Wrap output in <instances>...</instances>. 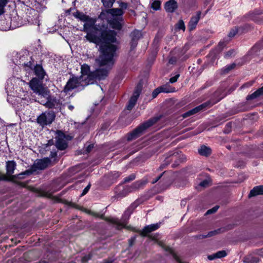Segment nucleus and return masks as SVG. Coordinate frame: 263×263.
<instances>
[{
  "label": "nucleus",
  "mask_w": 263,
  "mask_h": 263,
  "mask_svg": "<svg viewBox=\"0 0 263 263\" xmlns=\"http://www.w3.org/2000/svg\"><path fill=\"white\" fill-rule=\"evenodd\" d=\"M81 73L82 76L86 77L84 79L85 85L89 84H93L97 80L100 81L105 79L108 73V70L104 68H98L96 70L90 71V66L87 64H84L81 67Z\"/></svg>",
  "instance_id": "7ed1b4c3"
},
{
  "label": "nucleus",
  "mask_w": 263,
  "mask_h": 263,
  "mask_svg": "<svg viewBox=\"0 0 263 263\" xmlns=\"http://www.w3.org/2000/svg\"><path fill=\"white\" fill-rule=\"evenodd\" d=\"M160 92L161 90L160 89L159 87L155 89L152 93L153 98H155L158 96V95Z\"/></svg>",
  "instance_id": "de8ad7c7"
},
{
  "label": "nucleus",
  "mask_w": 263,
  "mask_h": 263,
  "mask_svg": "<svg viewBox=\"0 0 263 263\" xmlns=\"http://www.w3.org/2000/svg\"><path fill=\"white\" fill-rule=\"evenodd\" d=\"M113 260H111L110 259H105L102 263H112Z\"/></svg>",
  "instance_id": "69168bd1"
},
{
  "label": "nucleus",
  "mask_w": 263,
  "mask_h": 263,
  "mask_svg": "<svg viewBox=\"0 0 263 263\" xmlns=\"http://www.w3.org/2000/svg\"><path fill=\"white\" fill-rule=\"evenodd\" d=\"M57 156V153L56 152H51L50 155V157L51 158H54Z\"/></svg>",
  "instance_id": "338daca9"
},
{
  "label": "nucleus",
  "mask_w": 263,
  "mask_h": 263,
  "mask_svg": "<svg viewBox=\"0 0 263 263\" xmlns=\"http://www.w3.org/2000/svg\"><path fill=\"white\" fill-rule=\"evenodd\" d=\"M259 195H263V185H259L254 187L251 190L248 197L251 198L252 197L256 196Z\"/></svg>",
  "instance_id": "412c9836"
},
{
  "label": "nucleus",
  "mask_w": 263,
  "mask_h": 263,
  "mask_svg": "<svg viewBox=\"0 0 263 263\" xmlns=\"http://www.w3.org/2000/svg\"><path fill=\"white\" fill-rule=\"evenodd\" d=\"M83 26V31L86 32L85 38L89 42L101 45L100 47V55L96 59V63L99 66L114 64L113 58L116 54L117 46L112 44H102L103 37L101 35V32L98 30L96 27L97 19L87 16Z\"/></svg>",
  "instance_id": "f257e3e1"
},
{
  "label": "nucleus",
  "mask_w": 263,
  "mask_h": 263,
  "mask_svg": "<svg viewBox=\"0 0 263 263\" xmlns=\"http://www.w3.org/2000/svg\"><path fill=\"white\" fill-rule=\"evenodd\" d=\"M57 136L55 137L56 147L61 151L65 149L67 147V143L65 140V135L61 131L57 132Z\"/></svg>",
  "instance_id": "1a4fd4ad"
},
{
  "label": "nucleus",
  "mask_w": 263,
  "mask_h": 263,
  "mask_svg": "<svg viewBox=\"0 0 263 263\" xmlns=\"http://www.w3.org/2000/svg\"><path fill=\"white\" fill-rule=\"evenodd\" d=\"M71 76L72 77L69 79L63 90V91L66 93L80 86L84 88L85 86L81 84V80L82 81H84L85 76H82V73L80 77H76L73 74H71Z\"/></svg>",
  "instance_id": "39448f33"
},
{
  "label": "nucleus",
  "mask_w": 263,
  "mask_h": 263,
  "mask_svg": "<svg viewBox=\"0 0 263 263\" xmlns=\"http://www.w3.org/2000/svg\"><path fill=\"white\" fill-rule=\"evenodd\" d=\"M55 117L53 111H49L43 112L37 118V123L42 126L50 124Z\"/></svg>",
  "instance_id": "6e6552de"
},
{
  "label": "nucleus",
  "mask_w": 263,
  "mask_h": 263,
  "mask_svg": "<svg viewBox=\"0 0 263 263\" xmlns=\"http://www.w3.org/2000/svg\"><path fill=\"white\" fill-rule=\"evenodd\" d=\"M201 12V11L197 12L196 15L193 16L188 24V27L190 31H192L194 30L196 26L200 19Z\"/></svg>",
  "instance_id": "2eb2a0df"
},
{
  "label": "nucleus",
  "mask_w": 263,
  "mask_h": 263,
  "mask_svg": "<svg viewBox=\"0 0 263 263\" xmlns=\"http://www.w3.org/2000/svg\"><path fill=\"white\" fill-rule=\"evenodd\" d=\"M197 113V111L195 108V107L186 112H185L184 114H183L182 115V117L185 118H186V117H190L192 115H193Z\"/></svg>",
  "instance_id": "e433bc0d"
},
{
  "label": "nucleus",
  "mask_w": 263,
  "mask_h": 263,
  "mask_svg": "<svg viewBox=\"0 0 263 263\" xmlns=\"http://www.w3.org/2000/svg\"><path fill=\"white\" fill-rule=\"evenodd\" d=\"M29 85L34 93L44 97H46L50 93L49 89L47 88L44 87L42 83L37 78H33L29 82Z\"/></svg>",
  "instance_id": "423d86ee"
},
{
  "label": "nucleus",
  "mask_w": 263,
  "mask_h": 263,
  "mask_svg": "<svg viewBox=\"0 0 263 263\" xmlns=\"http://www.w3.org/2000/svg\"><path fill=\"white\" fill-rule=\"evenodd\" d=\"M136 178V176L135 174H132L128 176V177L124 178V180L123 182L122 183V184L126 183L127 182H130L133 180H134Z\"/></svg>",
  "instance_id": "58836bf2"
},
{
  "label": "nucleus",
  "mask_w": 263,
  "mask_h": 263,
  "mask_svg": "<svg viewBox=\"0 0 263 263\" xmlns=\"http://www.w3.org/2000/svg\"><path fill=\"white\" fill-rule=\"evenodd\" d=\"M160 119V117H155L141 124L132 132L127 134V140L130 141L140 137L147 129L154 125Z\"/></svg>",
  "instance_id": "20e7f679"
},
{
  "label": "nucleus",
  "mask_w": 263,
  "mask_h": 263,
  "mask_svg": "<svg viewBox=\"0 0 263 263\" xmlns=\"http://www.w3.org/2000/svg\"><path fill=\"white\" fill-rule=\"evenodd\" d=\"M226 128H227V129H225L224 132L225 133H230V129L231 128V123H228L226 124Z\"/></svg>",
  "instance_id": "6e6d98bb"
},
{
  "label": "nucleus",
  "mask_w": 263,
  "mask_h": 263,
  "mask_svg": "<svg viewBox=\"0 0 263 263\" xmlns=\"http://www.w3.org/2000/svg\"><path fill=\"white\" fill-rule=\"evenodd\" d=\"M93 148V144H91L88 145L87 147L86 148L85 150L83 151L82 153H88L91 151L92 148Z\"/></svg>",
  "instance_id": "49530a36"
},
{
  "label": "nucleus",
  "mask_w": 263,
  "mask_h": 263,
  "mask_svg": "<svg viewBox=\"0 0 263 263\" xmlns=\"http://www.w3.org/2000/svg\"><path fill=\"white\" fill-rule=\"evenodd\" d=\"M259 261V259L256 257L253 256L251 254L246 256L243 259L244 263H257Z\"/></svg>",
  "instance_id": "cd10ccee"
},
{
  "label": "nucleus",
  "mask_w": 263,
  "mask_h": 263,
  "mask_svg": "<svg viewBox=\"0 0 263 263\" xmlns=\"http://www.w3.org/2000/svg\"><path fill=\"white\" fill-rule=\"evenodd\" d=\"M238 28L236 27L235 29H233L230 31L228 35L229 37H232L234 36L238 33Z\"/></svg>",
  "instance_id": "37998d69"
},
{
  "label": "nucleus",
  "mask_w": 263,
  "mask_h": 263,
  "mask_svg": "<svg viewBox=\"0 0 263 263\" xmlns=\"http://www.w3.org/2000/svg\"><path fill=\"white\" fill-rule=\"evenodd\" d=\"M217 102L212 101L211 100L206 101V102L203 103V104L197 106L195 107L197 112H199L201 110H204L206 108L210 107L214 104H215Z\"/></svg>",
  "instance_id": "393cba45"
},
{
  "label": "nucleus",
  "mask_w": 263,
  "mask_h": 263,
  "mask_svg": "<svg viewBox=\"0 0 263 263\" xmlns=\"http://www.w3.org/2000/svg\"><path fill=\"white\" fill-rule=\"evenodd\" d=\"M136 236L132 237L128 240L129 247L133 246L136 241Z\"/></svg>",
  "instance_id": "864d4df0"
},
{
  "label": "nucleus",
  "mask_w": 263,
  "mask_h": 263,
  "mask_svg": "<svg viewBox=\"0 0 263 263\" xmlns=\"http://www.w3.org/2000/svg\"><path fill=\"white\" fill-rule=\"evenodd\" d=\"M255 254L263 257V248L256 250Z\"/></svg>",
  "instance_id": "13d9d810"
},
{
  "label": "nucleus",
  "mask_w": 263,
  "mask_h": 263,
  "mask_svg": "<svg viewBox=\"0 0 263 263\" xmlns=\"http://www.w3.org/2000/svg\"><path fill=\"white\" fill-rule=\"evenodd\" d=\"M198 153L201 156L208 157L211 155L212 150L210 147L205 145H202L201 147L198 149Z\"/></svg>",
  "instance_id": "a878e982"
},
{
  "label": "nucleus",
  "mask_w": 263,
  "mask_h": 263,
  "mask_svg": "<svg viewBox=\"0 0 263 263\" xmlns=\"http://www.w3.org/2000/svg\"><path fill=\"white\" fill-rule=\"evenodd\" d=\"M72 9V8H70V9H68V10H66L65 13H66L67 15H69V14H70V12H71V11Z\"/></svg>",
  "instance_id": "774afa93"
},
{
  "label": "nucleus",
  "mask_w": 263,
  "mask_h": 263,
  "mask_svg": "<svg viewBox=\"0 0 263 263\" xmlns=\"http://www.w3.org/2000/svg\"><path fill=\"white\" fill-rule=\"evenodd\" d=\"M15 166L16 164L14 161H9L7 162V174L8 176L10 177L11 179L16 178V176L15 175H12L14 173Z\"/></svg>",
  "instance_id": "f3484780"
},
{
  "label": "nucleus",
  "mask_w": 263,
  "mask_h": 263,
  "mask_svg": "<svg viewBox=\"0 0 263 263\" xmlns=\"http://www.w3.org/2000/svg\"><path fill=\"white\" fill-rule=\"evenodd\" d=\"M160 89L161 90V92H170L173 91L172 90V88L170 86V85H163L159 87Z\"/></svg>",
  "instance_id": "c9c22d12"
},
{
  "label": "nucleus",
  "mask_w": 263,
  "mask_h": 263,
  "mask_svg": "<svg viewBox=\"0 0 263 263\" xmlns=\"http://www.w3.org/2000/svg\"><path fill=\"white\" fill-rule=\"evenodd\" d=\"M100 22L96 27L98 30L101 32V35L103 37V43L109 44L116 43L117 41V32L108 29V25L112 29L120 30L124 24L123 16L118 17H108L105 19H98Z\"/></svg>",
  "instance_id": "f03ea898"
},
{
  "label": "nucleus",
  "mask_w": 263,
  "mask_h": 263,
  "mask_svg": "<svg viewBox=\"0 0 263 263\" xmlns=\"http://www.w3.org/2000/svg\"><path fill=\"white\" fill-rule=\"evenodd\" d=\"M178 8V5L175 0H170L165 4L164 8L166 12H174Z\"/></svg>",
  "instance_id": "a211bd4d"
},
{
  "label": "nucleus",
  "mask_w": 263,
  "mask_h": 263,
  "mask_svg": "<svg viewBox=\"0 0 263 263\" xmlns=\"http://www.w3.org/2000/svg\"><path fill=\"white\" fill-rule=\"evenodd\" d=\"M208 181L206 180H204L199 183V185L202 187H206L208 185Z\"/></svg>",
  "instance_id": "bf43d9fd"
},
{
  "label": "nucleus",
  "mask_w": 263,
  "mask_h": 263,
  "mask_svg": "<svg viewBox=\"0 0 263 263\" xmlns=\"http://www.w3.org/2000/svg\"><path fill=\"white\" fill-rule=\"evenodd\" d=\"M159 227V226L158 223L146 226L142 229V231H139L140 235L141 236H148L152 238V236H149L148 234L157 230Z\"/></svg>",
  "instance_id": "ddd939ff"
},
{
  "label": "nucleus",
  "mask_w": 263,
  "mask_h": 263,
  "mask_svg": "<svg viewBox=\"0 0 263 263\" xmlns=\"http://www.w3.org/2000/svg\"><path fill=\"white\" fill-rule=\"evenodd\" d=\"M91 258V254H88L87 255H86L82 257V262L83 263L86 262L88 260L90 259Z\"/></svg>",
  "instance_id": "09e8293b"
},
{
  "label": "nucleus",
  "mask_w": 263,
  "mask_h": 263,
  "mask_svg": "<svg viewBox=\"0 0 263 263\" xmlns=\"http://www.w3.org/2000/svg\"><path fill=\"white\" fill-rule=\"evenodd\" d=\"M131 37V48H134L138 44V40L142 37V33L138 30H135L130 34Z\"/></svg>",
  "instance_id": "dca6fc26"
},
{
  "label": "nucleus",
  "mask_w": 263,
  "mask_h": 263,
  "mask_svg": "<svg viewBox=\"0 0 263 263\" xmlns=\"http://www.w3.org/2000/svg\"><path fill=\"white\" fill-rule=\"evenodd\" d=\"M90 186H91V184L89 183L87 185V186L83 190V192H82V193L81 194V196H84V195H85V194H86L87 193V192H88L90 188Z\"/></svg>",
  "instance_id": "3c124183"
},
{
  "label": "nucleus",
  "mask_w": 263,
  "mask_h": 263,
  "mask_svg": "<svg viewBox=\"0 0 263 263\" xmlns=\"http://www.w3.org/2000/svg\"><path fill=\"white\" fill-rule=\"evenodd\" d=\"M165 172H164L163 173L161 174L159 176H158L156 179H153L152 183L153 184L156 183L158 180H159L160 179V178L162 177V176L165 173Z\"/></svg>",
  "instance_id": "4d7b16f0"
},
{
  "label": "nucleus",
  "mask_w": 263,
  "mask_h": 263,
  "mask_svg": "<svg viewBox=\"0 0 263 263\" xmlns=\"http://www.w3.org/2000/svg\"><path fill=\"white\" fill-rule=\"evenodd\" d=\"M139 203H138V201H135L133 203H132L130 206L127 209L126 211L124 212V215H127L129 217L130 214L133 213L135 209L138 205Z\"/></svg>",
  "instance_id": "7c9ffc66"
},
{
  "label": "nucleus",
  "mask_w": 263,
  "mask_h": 263,
  "mask_svg": "<svg viewBox=\"0 0 263 263\" xmlns=\"http://www.w3.org/2000/svg\"><path fill=\"white\" fill-rule=\"evenodd\" d=\"M138 99L135 98V97H131L128 101V104L126 107V108L128 110H131L136 105Z\"/></svg>",
  "instance_id": "2f4dec72"
},
{
  "label": "nucleus",
  "mask_w": 263,
  "mask_h": 263,
  "mask_svg": "<svg viewBox=\"0 0 263 263\" xmlns=\"http://www.w3.org/2000/svg\"><path fill=\"white\" fill-rule=\"evenodd\" d=\"M116 0H101L103 6L106 8H110L112 7Z\"/></svg>",
  "instance_id": "72a5a7b5"
},
{
  "label": "nucleus",
  "mask_w": 263,
  "mask_h": 263,
  "mask_svg": "<svg viewBox=\"0 0 263 263\" xmlns=\"http://www.w3.org/2000/svg\"><path fill=\"white\" fill-rule=\"evenodd\" d=\"M51 163V161L49 158H45L39 160L34 164L33 166L37 170H43L48 167Z\"/></svg>",
  "instance_id": "4468645a"
},
{
  "label": "nucleus",
  "mask_w": 263,
  "mask_h": 263,
  "mask_svg": "<svg viewBox=\"0 0 263 263\" xmlns=\"http://www.w3.org/2000/svg\"><path fill=\"white\" fill-rule=\"evenodd\" d=\"M252 19L256 23H261L262 21V18L257 16H252Z\"/></svg>",
  "instance_id": "5fc2aeb1"
},
{
  "label": "nucleus",
  "mask_w": 263,
  "mask_h": 263,
  "mask_svg": "<svg viewBox=\"0 0 263 263\" xmlns=\"http://www.w3.org/2000/svg\"><path fill=\"white\" fill-rule=\"evenodd\" d=\"M173 154L177 155V158L175 159L174 160L175 161L174 163L172 164V167H175L177 166L180 163L183 162L185 161L186 157L183 155H178V154L174 153Z\"/></svg>",
  "instance_id": "c85d7f7f"
},
{
  "label": "nucleus",
  "mask_w": 263,
  "mask_h": 263,
  "mask_svg": "<svg viewBox=\"0 0 263 263\" xmlns=\"http://www.w3.org/2000/svg\"><path fill=\"white\" fill-rule=\"evenodd\" d=\"M32 171L30 170H27L25 171L23 173H20L18 175V176L23 175H30L32 173Z\"/></svg>",
  "instance_id": "052dcab7"
},
{
  "label": "nucleus",
  "mask_w": 263,
  "mask_h": 263,
  "mask_svg": "<svg viewBox=\"0 0 263 263\" xmlns=\"http://www.w3.org/2000/svg\"><path fill=\"white\" fill-rule=\"evenodd\" d=\"M33 192L36 193L38 196L40 197H45L47 198H51L52 196V194L57 191V190H54L52 192L50 191H46L43 190H39L34 189H33Z\"/></svg>",
  "instance_id": "aec40b11"
},
{
  "label": "nucleus",
  "mask_w": 263,
  "mask_h": 263,
  "mask_svg": "<svg viewBox=\"0 0 263 263\" xmlns=\"http://www.w3.org/2000/svg\"><path fill=\"white\" fill-rule=\"evenodd\" d=\"M236 66L235 63H233L230 65L227 66L226 68L223 70L224 73H228L230 70L234 69Z\"/></svg>",
  "instance_id": "79ce46f5"
},
{
  "label": "nucleus",
  "mask_w": 263,
  "mask_h": 263,
  "mask_svg": "<svg viewBox=\"0 0 263 263\" xmlns=\"http://www.w3.org/2000/svg\"><path fill=\"white\" fill-rule=\"evenodd\" d=\"M33 70L35 74L38 77V79L42 80L44 78L46 73L41 65L36 64L34 66Z\"/></svg>",
  "instance_id": "6ab92c4d"
},
{
  "label": "nucleus",
  "mask_w": 263,
  "mask_h": 263,
  "mask_svg": "<svg viewBox=\"0 0 263 263\" xmlns=\"http://www.w3.org/2000/svg\"><path fill=\"white\" fill-rule=\"evenodd\" d=\"M194 238L196 239H202L207 237L206 234H198L194 236Z\"/></svg>",
  "instance_id": "8fccbe9b"
},
{
  "label": "nucleus",
  "mask_w": 263,
  "mask_h": 263,
  "mask_svg": "<svg viewBox=\"0 0 263 263\" xmlns=\"http://www.w3.org/2000/svg\"><path fill=\"white\" fill-rule=\"evenodd\" d=\"M32 63L31 61L28 62L26 64H25V65L27 67H28L29 68L32 69Z\"/></svg>",
  "instance_id": "0e129e2a"
},
{
  "label": "nucleus",
  "mask_w": 263,
  "mask_h": 263,
  "mask_svg": "<svg viewBox=\"0 0 263 263\" xmlns=\"http://www.w3.org/2000/svg\"><path fill=\"white\" fill-rule=\"evenodd\" d=\"M127 195V194L125 192V189H123L121 192L116 194V195L114 197V198H115L117 199L125 197Z\"/></svg>",
  "instance_id": "ea45409f"
},
{
  "label": "nucleus",
  "mask_w": 263,
  "mask_h": 263,
  "mask_svg": "<svg viewBox=\"0 0 263 263\" xmlns=\"http://www.w3.org/2000/svg\"><path fill=\"white\" fill-rule=\"evenodd\" d=\"M143 88V84L141 81H140L135 87L132 97L138 99L142 91Z\"/></svg>",
  "instance_id": "c756f323"
},
{
  "label": "nucleus",
  "mask_w": 263,
  "mask_h": 263,
  "mask_svg": "<svg viewBox=\"0 0 263 263\" xmlns=\"http://www.w3.org/2000/svg\"><path fill=\"white\" fill-rule=\"evenodd\" d=\"M146 183V181H142V180L138 181L135 182L130 185L126 186L124 189H125V192H126V193L128 195L129 193H130L134 191L138 190L141 186L145 185Z\"/></svg>",
  "instance_id": "9b49d317"
},
{
  "label": "nucleus",
  "mask_w": 263,
  "mask_h": 263,
  "mask_svg": "<svg viewBox=\"0 0 263 263\" xmlns=\"http://www.w3.org/2000/svg\"><path fill=\"white\" fill-rule=\"evenodd\" d=\"M46 97H47V101L45 102L42 101L41 104L48 108H56L59 104V101L55 97L50 96L49 94Z\"/></svg>",
  "instance_id": "9d476101"
},
{
  "label": "nucleus",
  "mask_w": 263,
  "mask_h": 263,
  "mask_svg": "<svg viewBox=\"0 0 263 263\" xmlns=\"http://www.w3.org/2000/svg\"><path fill=\"white\" fill-rule=\"evenodd\" d=\"M91 214L94 216L100 217L101 219H104L106 221L115 224L116 225V229L118 230L122 229L123 227V224L119 221L118 218L104 217L103 215L99 216L98 214L93 212H91Z\"/></svg>",
  "instance_id": "f8f14e48"
},
{
  "label": "nucleus",
  "mask_w": 263,
  "mask_h": 263,
  "mask_svg": "<svg viewBox=\"0 0 263 263\" xmlns=\"http://www.w3.org/2000/svg\"><path fill=\"white\" fill-rule=\"evenodd\" d=\"M179 74H177L176 76H175L174 77L170 78V82L171 83H174L176 82L177 81V79L179 78Z\"/></svg>",
  "instance_id": "603ef678"
},
{
  "label": "nucleus",
  "mask_w": 263,
  "mask_h": 263,
  "mask_svg": "<svg viewBox=\"0 0 263 263\" xmlns=\"http://www.w3.org/2000/svg\"><path fill=\"white\" fill-rule=\"evenodd\" d=\"M176 28L179 30L182 29L183 31L185 30V27L183 20H180L178 21L176 24Z\"/></svg>",
  "instance_id": "a19ab883"
},
{
  "label": "nucleus",
  "mask_w": 263,
  "mask_h": 263,
  "mask_svg": "<svg viewBox=\"0 0 263 263\" xmlns=\"http://www.w3.org/2000/svg\"><path fill=\"white\" fill-rule=\"evenodd\" d=\"M230 229L231 228H228V227L227 228L222 227V228H219L217 230H215L214 231H210L206 234L207 237L208 238L211 237L213 236L216 235L217 234L224 233V232H226L227 231L230 230Z\"/></svg>",
  "instance_id": "4be33fe9"
},
{
  "label": "nucleus",
  "mask_w": 263,
  "mask_h": 263,
  "mask_svg": "<svg viewBox=\"0 0 263 263\" xmlns=\"http://www.w3.org/2000/svg\"><path fill=\"white\" fill-rule=\"evenodd\" d=\"M219 206L218 205H216L214 207H213V208L209 210L207 212H206V214H212V213H214L215 212H216L217 210L219 208Z\"/></svg>",
  "instance_id": "a18cd8bd"
},
{
  "label": "nucleus",
  "mask_w": 263,
  "mask_h": 263,
  "mask_svg": "<svg viewBox=\"0 0 263 263\" xmlns=\"http://www.w3.org/2000/svg\"><path fill=\"white\" fill-rule=\"evenodd\" d=\"M262 95H263V86L261 87V88L258 89L256 91L254 92L251 95H248L246 99L247 100H251L255 99Z\"/></svg>",
  "instance_id": "bb28decb"
},
{
  "label": "nucleus",
  "mask_w": 263,
  "mask_h": 263,
  "mask_svg": "<svg viewBox=\"0 0 263 263\" xmlns=\"http://www.w3.org/2000/svg\"><path fill=\"white\" fill-rule=\"evenodd\" d=\"M123 10L121 8H107V10H102L98 17V19H105L108 17H118L122 16Z\"/></svg>",
  "instance_id": "0eeeda50"
},
{
  "label": "nucleus",
  "mask_w": 263,
  "mask_h": 263,
  "mask_svg": "<svg viewBox=\"0 0 263 263\" xmlns=\"http://www.w3.org/2000/svg\"><path fill=\"white\" fill-rule=\"evenodd\" d=\"M7 3V0H0V15L4 13V7Z\"/></svg>",
  "instance_id": "4c0bfd02"
},
{
  "label": "nucleus",
  "mask_w": 263,
  "mask_h": 263,
  "mask_svg": "<svg viewBox=\"0 0 263 263\" xmlns=\"http://www.w3.org/2000/svg\"><path fill=\"white\" fill-rule=\"evenodd\" d=\"M119 6L121 8V9H126L127 7V4L123 2L120 3Z\"/></svg>",
  "instance_id": "680f3d73"
},
{
  "label": "nucleus",
  "mask_w": 263,
  "mask_h": 263,
  "mask_svg": "<svg viewBox=\"0 0 263 263\" xmlns=\"http://www.w3.org/2000/svg\"><path fill=\"white\" fill-rule=\"evenodd\" d=\"M227 255V253L226 251L222 250L217 252L215 253H214L213 254L210 255L208 256V258L210 260H213L216 258H221L222 257H224L226 256Z\"/></svg>",
  "instance_id": "5701e85b"
},
{
  "label": "nucleus",
  "mask_w": 263,
  "mask_h": 263,
  "mask_svg": "<svg viewBox=\"0 0 263 263\" xmlns=\"http://www.w3.org/2000/svg\"><path fill=\"white\" fill-rule=\"evenodd\" d=\"M177 155L171 154L165 158L164 162L159 167V170H162L167 165H168L171 161H173L175 159L177 158Z\"/></svg>",
  "instance_id": "b1692460"
},
{
  "label": "nucleus",
  "mask_w": 263,
  "mask_h": 263,
  "mask_svg": "<svg viewBox=\"0 0 263 263\" xmlns=\"http://www.w3.org/2000/svg\"><path fill=\"white\" fill-rule=\"evenodd\" d=\"M1 180H8V179L5 175L0 174V181Z\"/></svg>",
  "instance_id": "e2e57ef3"
},
{
  "label": "nucleus",
  "mask_w": 263,
  "mask_h": 263,
  "mask_svg": "<svg viewBox=\"0 0 263 263\" xmlns=\"http://www.w3.org/2000/svg\"><path fill=\"white\" fill-rule=\"evenodd\" d=\"M72 14L75 18L80 20L82 22L85 21V19L87 18V16H88L85 14L84 13L80 12L78 10H77L76 12L73 13Z\"/></svg>",
  "instance_id": "473e14b6"
},
{
  "label": "nucleus",
  "mask_w": 263,
  "mask_h": 263,
  "mask_svg": "<svg viewBox=\"0 0 263 263\" xmlns=\"http://www.w3.org/2000/svg\"><path fill=\"white\" fill-rule=\"evenodd\" d=\"M151 7L155 10H158L161 8V2L159 1H154L151 5Z\"/></svg>",
  "instance_id": "f704fd0d"
},
{
  "label": "nucleus",
  "mask_w": 263,
  "mask_h": 263,
  "mask_svg": "<svg viewBox=\"0 0 263 263\" xmlns=\"http://www.w3.org/2000/svg\"><path fill=\"white\" fill-rule=\"evenodd\" d=\"M234 53L235 50L233 49H231L225 53L224 57L226 58H229L230 57H231L232 55H234Z\"/></svg>",
  "instance_id": "c03bdc74"
}]
</instances>
